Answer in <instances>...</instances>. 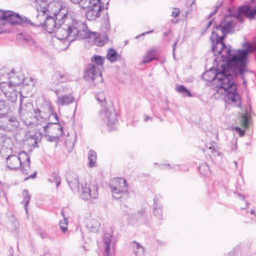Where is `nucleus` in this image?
Listing matches in <instances>:
<instances>
[{
  "label": "nucleus",
  "instance_id": "f03ea898",
  "mask_svg": "<svg viewBox=\"0 0 256 256\" xmlns=\"http://www.w3.org/2000/svg\"><path fill=\"white\" fill-rule=\"evenodd\" d=\"M88 26L83 22L76 19L64 20L58 24L54 32L59 40H66L69 42L89 37Z\"/></svg>",
  "mask_w": 256,
  "mask_h": 256
},
{
  "label": "nucleus",
  "instance_id": "603ef678",
  "mask_svg": "<svg viewBox=\"0 0 256 256\" xmlns=\"http://www.w3.org/2000/svg\"><path fill=\"white\" fill-rule=\"evenodd\" d=\"M38 234L42 238H47L46 234L44 230H41L38 232Z\"/></svg>",
  "mask_w": 256,
  "mask_h": 256
},
{
  "label": "nucleus",
  "instance_id": "58836bf2",
  "mask_svg": "<svg viewBox=\"0 0 256 256\" xmlns=\"http://www.w3.org/2000/svg\"><path fill=\"white\" fill-rule=\"evenodd\" d=\"M68 220L66 218H64L63 221H60V228L62 232H65L68 230L67 228Z\"/></svg>",
  "mask_w": 256,
  "mask_h": 256
},
{
  "label": "nucleus",
  "instance_id": "f704fd0d",
  "mask_svg": "<svg viewBox=\"0 0 256 256\" xmlns=\"http://www.w3.org/2000/svg\"><path fill=\"white\" fill-rule=\"evenodd\" d=\"M22 195L24 196V200L22 203L24 204V207L26 212H27V205L30 202V196L29 194V192L28 190H24L22 192Z\"/></svg>",
  "mask_w": 256,
  "mask_h": 256
},
{
  "label": "nucleus",
  "instance_id": "6e6d98bb",
  "mask_svg": "<svg viewBox=\"0 0 256 256\" xmlns=\"http://www.w3.org/2000/svg\"><path fill=\"white\" fill-rule=\"evenodd\" d=\"M214 18H213L212 20H211L208 24L206 28V29H205V31L213 23V20H214Z\"/></svg>",
  "mask_w": 256,
  "mask_h": 256
},
{
  "label": "nucleus",
  "instance_id": "7c9ffc66",
  "mask_svg": "<svg viewBox=\"0 0 256 256\" xmlns=\"http://www.w3.org/2000/svg\"><path fill=\"white\" fill-rule=\"evenodd\" d=\"M242 14H243L242 12H240L239 11V8L238 10V12H233L231 11H230V14H228L226 15V16H230V19L231 20L232 18H236L239 22H243L244 18L242 16Z\"/></svg>",
  "mask_w": 256,
  "mask_h": 256
},
{
  "label": "nucleus",
  "instance_id": "4468645a",
  "mask_svg": "<svg viewBox=\"0 0 256 256\" xmlns=\"http://www.w3.org/2000/svg\"><path fill=\"white\" fill-rule=\"evenodd\" d=\"M66 180L73 191L79 190V179L78 176L74 172H68L66 176Z\"/></svg>",
  "mask_w": 256,
  "mask_h": 256
},
{
  "label": "nucleus",
  "instance_id": "69168bd1",
  "mask_svg": "<svg viewBox=\"0 0 256 256\" xmlns=\"http://www.w3.org/2000/svg\"><path fill=\"white\" fill-rule=\"evenodd\" d=\"M250 213H251L252 214H254L256 215V214H255V212H254V210H252L250 211Z\"/></svg>",
  "mask_w": 256,
  "mask_h": 256
},
{
  "label": "nucleus",
  "instance_id": "5701e85b",
  "mask_svg": "<svg viewBox=\"0 0 256 256\" xmlns=\"http://www.w3.org/2000/svg\"><path fill=\"white\" fill-rule=\"evenodd\" d=\"M18 156L20 159V166H22V164H24L26 163V167L30 168V156L27 153L22 151L19 153V154Z\"/></svg>",
  "mask_w": 256,
  "mask_h": 256
},
{
  "label": "nucleus",
  "instance_id": "6ab92c4d",
  "mask_svg": "<svg viewBox=\"0 0 256 256\" xmlns=\"http://www.w3.org/2000/svg\"><path fill=\"white\" fill-rule=\"evenodd\" d=\"M48 0H35L36 4H37L36 10L38 12V16H39L41 13V16H44L46 12L48 11L47 7L48 6Z\"/></svg>",
  "mask_w": 256,
  "mask_h": 256
},
{
  "label": "nucleus",
  "instance_id": "8fccbe9b",
  "mask_svg": "<svg viewBox=\"0 0 256 256\" xmlns=\"http://www.w3.org/2000/svg\"><path fill=\"white\" fill-rule=\"evenodd\" d=\"M220 5H221V4H220L218 6L216 5V8H215V10H214V11L208 16V18H207L208 19L210 18L215 14L216 13V12H217V11L218 10V8L220 6Z\"/></svg>",
  "mask_w": 256,
  "mask_h": 256
},
{
  "label": "nucleus",
  "instance_id": "0e129e2a",
  "mask_svg": "<svg viewBox=\"0 0 256 256\" xmlns=\"http://www.w3.org/2000/svg\"><path fill=\"white\" fill-rule=\"evenodd\" d=\"M60 184V182H56V187H58L59 186V185Z\"/></svg>",
  "mask_w": 256,
  "mask_h": 256
},
{
  "label": "nucleus",
  "instance_id": "338daca9",
  "mask_svg": "<svg viewBox=\"0 0 256 256\" xmlns=\"http://www.w3.org/2000/svg\"><path fill=\"white\" fill-rule=\"evenodd\" d=\"M2 192V194L4 195V192H3L2 190L0 188V194Z\"/></svg>",
  "mask_w": 256,
  "mask_h": 256
},
{
  "label": "nucleus",
  "instance_id": "f8f14e48",
  "mask_svg": "<svg viewBox=\"0 0 256 256\" xmlns=\"http://www.w3.org/2000/svg\"><path fill=\"white\" fill-rule=\"evenodd\" d=\"M84 78L87 81L94 82L95 80H102V74L98 68L93 64H90L85 72Z\"/></svg>",
  "mask_w": 256,
  "mask_h": 256
},
{
  "label": "nucleus",
  "instance_id": "09e8293b",
  "mask_svg": "<svg viewBox=\"0 0 256 256\" xmlns=\"http://www.w3.org/2000/svg\"><path fill=\"white\" fill-rule=\"evenodd\" d=\"M236 130L239 133L240 136H242L245 134V131L244 130H242L238 126H236L235 128Z\"/></svg>",
  "mask_w": 256,
  "mask_h": 256
},
{
  "label": "nucleus",
  "instance_id": "393cba45",
  "mask_svg": "<svg viewBox=\"0 0 256 256\" xmlns=\"http://www.w3.org/2000/svg\"><path fill=\"white\" fill-rule=\"evenodd\" d=\"M104 242L105 244V256H110V250L111 243V235L108 233L105 234L104 236Z\"/></svg>",
  "mask_w": 256,
  "mask_h": 256
},
{
  "label": "nucleus",
  "instance_id": "3c124183",
  "mask_svg": "<svg viewBox=\"0 0 256 256\" xmlns=\"http://www.w3.org/2000/svg\"><path fill=\"white\" fill-rule=\"evenodd\" d=\"M178 39L172 45V56L174 58H175V50L176 48V46H177V44L178 43Z\"/></svg>",
  "mask_w": 256,
  "mask_h": 256
},
{
  "label": "nucleus",
  "instance_id": "423d86ee",
  "mask_svg": "<svg viewBox=\"0 0 256 256\" xmlns=\"http://www.w3.org/2000/svg\"><path fill=\"white\" fill-rule=\"evenodd\" d=\"M113 197L116 199L128 198V185L125 179L116 178L112 179L110 184Z\"/></svg>",
  "mask_w": 256,
  "mask_h": 256
},
{
  "label": "nucleus",
  "instance_id": "2f4dec72",
  "mask_svg": "<svg viewBox=\"0 0 256 256\" xmlns=\"http://www.w3.org/2000/svg\"><path fill=\"white\" fill-rule=\"evenodd\" d=\"M74 4H78L82 8L85 9L90 4V0H70Z\"/></svg>",
  "mask_w": 256,
  "mask_h": 256
},
{
  "label": "nucleus",
  "instance_id": "473e14b6",
  "mask_svg": "<svg viewBox=\"0 0 256 256\" xmlns=\"http://www.w3.org/2000/svg\"><path fill=\"white\" fill-rule=\"evenodd\" d=\"M91 62H94L98 66H102L104 58L100 56L94 55L92 58Z\"/></svg>",
  "mask_w": 256,
  "mask_h": 256
},
{
  "label": "nucleus",
  "instance_id": "a211bd4d",
  "mask_svg": "<svg viewBox=\"0 0 256 256\" xmlns=\"http://www.w3.org/2000/svg\"><path fill=\"white\" fill-rule=\"evenodd\" d=\"M12 111V107L8 101L0 100V116H7V114Z\"/></svg>",
  "mask_w": 256,
  "mask_h": 256
},
{
  "label": "nucleus",
  "instance_id": "864d4df0",
  "mask_svg": "<svg viewBox=\"0 0 256 256\" xmlns=\"http://www.w3.org/2000/svg\"><path fill=\"white\" fill-rule=\"evenodd\" d=\"M16 72L14 68H12L10 70V72L7 74L8 76V78H12L14 76Z\"/></svg>",
  "mask_w": 256,
  "mask_h": 256
},
{
  "label": "nucleus",
  "instance_id": "cd10ccee",
  "mask_svg": "<svg viewBox=\"0 0 256 256\" xmlns=\"http://www.w3.org/2000/svg\"><path fill=\"white\" fill-rule=\"evenodd\" d=\"M48 110L50 112L49 116H48V119L49 120H50L53 118L54 120V122H52V124H58V126H60V124L59 123V120L58 118V116L56 112H55L54 111L52 106L50 105L48 106Z\"/></svg>",
  "mask_w": 256,
  "mask_h": 256
},
{
  "label": "nucleus",
  "instance_id": "39448f33",
  "mask_svg": "<svg viewBox=\"0 0 256 256\" xmlns=\"http://www.w3.org/2000/svg\"><path fill=\"white\" fill-rule=\"evenodd\" d=\"M96 100L101 104L103 108L100 114L102 118L107 120V125L111 130H114L118 124L116 113L112 106H106V96L104 92H98L95 95Z\"/></svg>",
  "mask_w": 256,
  "mask_h": 256
},
{
  "label": "nucleus",
  "instance_id": "a18cd8bd",
  "mask_svg": "<svg viewBox=\"0 0 256 256\" xmlns=\"http://www.w3.org/2000/svg\"><path fill=\"white\" fill-rule=\"evenodd\" d=\"M27 164H22L21 166H22V171L24 173L26 174H29V170H30V168H28V167H26Z\"/></svg>",
  "mask_w": 256,
  "mask_h": 256
},
{
  "label": "nucleus",
  "instance_id": "c9c22d12",
  "mask_svg": "<svg viewBox=\"0 0 256 256\" xmlns=\"http://www.w3.org/2000/svg\"><path fill=\"white\" fill-rule=\"evenodd\" d=\"M198 169L200 173L202 174L208 175L210 173L209 166L206 163L201 164L198 167Z\"/></svg>",
  "mask_w": 256,
  "mask_h": 256
},
{
  "label": "nucleus",
  "instance_id": "13d9d810",
  "mask_svg": "<svg viewBox=\"0 0 256 256\" xmlns=\"http://www.w3.org/2000/svg\"><path fill=\"white\" fill-rule=\"evenodd\" d=\"M58 130H60V136H62L63 135V128H62V126H59L58 128Z\"/></svg>",
  "mask_w": 256,
  "mask_h": 256
},
{
  "label": "nucleus",
  "instance_id": "bf43d9fd",
  "mask_svg": "<svg viewBox=\"0 0 256 256\" xmlns=\"http://www.w3.org/2000/svg\"><path fill=\"white\" fill-rule=\"evenodd\" d=\"M228 256H236V252L234 251H231L228 254Z\"/></svg>",
  "mask_w": 256,
  "mask_h": 256
},
{
  "label": "nucleus",
  "instance_id": "e2e57ef3",
  "mask_svg": "<svg viewBox=\"0 0 256 256\" xmlns=\"http://www.w3.org/2000/svg\"><path fill=\"white\" fill-rule=\"evenodd\" d=\"M154 30H150V31H148V32H144L142 35H144L145 34H150V33H151L153 32Z\"/></svg>",
  "mask_w": 256,
  "mask_h": 256
},
{
  "label": "nucleus",
  "instance_id": "79ce46f5",
  "mask_svg": "<svg viewBox=\"0 0 256 256\" xmlns=\"http://www.w3.org/2000/svg\"><path fill=\"white\" fill-rule=\"evenodd\" d=\"M214 142H211L210 144V146H208V145H206V148H208L210 150H211V152L212 154H215L217 152V151L216 150L215 148H214Z\"/></svg>",
  "mask_w": 256,
  "mask_h": 256
},
{
  "label": "nucleus",
  "instance_id": "dca6fc26",
  "mask_svg": "<svg viewBox=\"0 0 256 256\" xmlns=\"http://www.w3.org/2000/svg\"><path fill=\"white\" fill-rule=\"evenodd\" d=\"M52 80L54 83L57 84L66 82L70 80V78L66 73L58 72L52 76Z\"/></svg>",
  "mask_w": 256,
  "mask_h": 256
},
{
  "label": "nucleus",
  "instance_id": "4c0bfd02",
  "mask_svg": "<svg viewBox=\"0 0 256 256\" xmlns=\"http://www.w3.org/2000/svg\"><path fill=\"white\" fill-rule=\"evenodd\" d=\"M20 105L19 108L18 114L21 118L24 116L26 114H28L26 110L24 109V106H22V99H20Z\"/></svg>",
  "mask_w": 256,
  "mask_h": 256
},
{
  "label": "nucleus",
  "instance_id": "72a5a7b5",
  "mask_svg": "<svg viewBox=\"0 0 256 256\" xmlns=\"http://www.w3.org/2000/svg\"><path fill=\"white\" fill-rule=\"evenodd\" d=\"M176 89L178 92L182 94L184 96H192L190 92L182 84L178 86Z\"/></svg>",
  "mask_w": 256,
  "mask_h": 256
},
{
  "label": "nucleus",
  "instance_id": "774afa93",
  "mask_svg": "<svg viewBox=\"0 0 256 256\" xmlns=\"http://www.w3.org/2000/svg\"><path fill=\"white\" fill-rule=\"evenodd\" d=\"M240 196H242V200H244V196L243 195L240 194Z\"/></svg>",
  "mask_w": 256,
  "mask_h": 256
},
{
  "label": "nucleus",
  "instance_id": "4d7b16f0",
  "mask_svg": "<svg viewBox=\"0 0 256 256\" xmlns=\"http://www.w3.org/2000/svg\"><path fill=\"white\" fill-rule=\"evenodd\" d=\"M5 70L4 69L0 70V80H2V77L4 76V72Z\"/></svg>",
  "mask_w": 256,
  "mask_h": 256
},
{
  "label": "nucleus",
  "instance_id": "a878e982",
  "mask_svg": "<svg viewBox=\"0 0 256 256\" xmlns=\"http://www.w3.org/2000/svg\"><path fill=\"white\" fill-rule=\"evenodd\" d=\"M88 166L90 168L95 166L96 160V154L93 150H90L88 153Z\"/></svg>",
  "mask_w": 256,
  "mask_h": 256
},
{
  "label": "nucleus",
  "instance_id": "412c9836",
  "mask_svg": "<svg viewBox=\"0 0 256 256\" xmlns=\"http://www.w3.org/2000/svg\"><path fill=\"white\" fill-rule=\"evenodd\" d=\"M131 246L136 256H144V248L140 244L133 241L131 242Z\"/></svg>",
  "mask_w": 256,
  "mask_h": 256
},
{
  "label": "nucleus",
  "instance_id": "37998d69",
  "mask_svg": "<svg viewBox=\"0 0 256 256\" xmlns=\"http://www.w3.org/2000/svg\"><path fill=\"white\" fill-rule=\"evenodd\" d=\"M94 225H92L90 226V228H91L92 230L96 231L98 230V228L100 226L98 222L96 220H93Z\"/></svg>",
  "mask_w": 256,
  "mask_h": 256
},
{
  "label": "nucleus",
  "instance_id": "c756f323",
  "mask_svg": "<svg viewBox=\"0 0 256 256\" xmlns=\"http://www.w3.org/2000/svg\"><path fill=\"white\" fill-rule=\"evenodd\" d=\"M154 50H149L147 54L144 58L142 60V63L147 64L150 62L152 60H154L155 57L154 56Z\"/></svg>",
  "mask_w": 256,
  "mask_h": 256
},
{
  "label": "nucleus",
  "instance_id": "9d476101",
  "mask_svg": "<svg viewBox=\"0 0 256 256\" xmlns=\"http://www.w3.org/2000/svg\"><path fill=\"white\" fill-rule=\"evenodd\" d=\"M20 126L17 118L13 116H0V128L5 131L12 132Z\"/></svg>",
  "mask_w": 256,
  "mask_h": 256
},
{
  "label": "nucleus",
  "instance_id": "49530a36",
  "mask_svg": "<svg viewBox=\"0 0 256 256\" xmlns=\"http://www.w3.org/2000/svg\"><path fill=\"white\" fill-rule=\"evenodd\" d=\"M11 225L14 230H16L18 226V222L16 220H14L11 222Z\"/></svg>",
  "mask_w": 256,
  "mask_h": 256
},
{
  "label": "nucleus",
  "instance_id": "680f3d73",
  "mask_svg": "<svg viewBox=\"0 0 256 256\" xmlns=\"http://www.w3.org/2000/svg\"><path fill=\"white\" fill-rule=\"evenodd\" d=\"M152 119V118L150 117L149 116H146L144 118V121L147 122L148 120Z\"/></svg>",
  "mask_w": 256,
  "mask_h": 256
},
{
  "label": "nucleus",
  "instance_id": "0eeeda50",
  "mask_svg": "<svg viewBox=\"0 0 256 256\" xmlns=\"http://www.w3.org/2000/svg\"><path fill=\"white\" fill-rule=\"evenodd\" d=\"M8 22L12 25L28 24L33 26V22L24 16H20L10 10L3 12L0 10V20Z\"/></svg>",
  "mask_w": 256,
  "mask_h": 256
},
{
  "label": "nucleus",
  "instance_id": "b1692460",
  "mask_svg": "<svg viewBox=\"0 0 256 256\" xmlns=\"http://www.w3.org/2000/svg\"><path fill=\"white\" fill-rule=\"evenodd\" d=\"M106 57L111 62H114L118 60L120 56L114 49L110 48L108 49Z\"/></svg>",
  "mask_w": 256,
  "mask_h": 256
},
{
  "label": "nucleus",
  "instance_id": "5fc2aeb1",
  "mask_svg": "<svg viewBox=\"0 0 256 256\" xmlns=\"http://www.w3.org/2000/svg\"><path fill=\"white\" fill-rule=\"evenodd\" d=\"M37 172L36 171L34 172L32 174L29 175L27 178H25V180H27L30 178H35L36 176Z\"/></svg>",
  "mask_w": 256,
  "mask_h": 256
},
{
  "label": "nucleus",
  "instance_id": "f257e3e1",
  "mask_svg": "<svg viewBox=\"0 0 256 256\" xmlns=\"http://www.w3.org/2000/svg\"><path fill=\"white\" fill-rule=\"evenodd\" d=\"M225 54L216 53L218 56L214 59L217 62L214 79L216 77L221 81L220 87L225 89L230 88L234 84L238 76L247 72L248 50L231 49L230 46L225 48Z\"/></svg>",
  "mask_w": 256,
  "mask_h": 256
},
{
  "label": "nucleus",
  "instance_id": "c85d7f7f",
  "mask_svg": "<svg viewBox=\"0 0 256 256\" xmlns=\"http://www.w3.org/2000/svg\"><path fill=\"white\" fill-rule=\"evenodd\" d=\"M250 116L248 114V113L242 114L240 118V121L242 126L244 128H248L249 127V120Z\"/></svg>",
  "mask_w": 256,
  "mask_h": 256
},
{
  "label": "nucleus",
  "instance_id": "e433bc0d",
  "mask_svg": "<svg viewBox=\"0 0 256 256\" xmlns=\"http://www.w3.org/2000/svg\"><path fill=\"white\" fill-rule=\"evenodd\" d=\"M214 70H215L214 68H210V70L208 71L207 72H206L205 73H204V77H205L206 75L207 76H209L210 74H212L213 73L214 74H216V72H214ZM215 75L212 76V78H204V79L206 80V81H210V80H212V82H214L216 80H218V78L216 77L214 79H213Z\"/></svg>",
  "mask_w": 256,
  "mask_h": 256
},
{
  "label": "nucleus",
  "instance_id": "1a4fd4ad",
  "mask_svg": "<svg viewBox=\"0 0 256 256\" xmlns=\"http://www.w3.org/2000/svg\"><path fill=\"white\" fill-rule=\"evenodd\" d=\"M90 4L88 7L86 8H88L86 12V16L89 20H94L96 18L100 17V12L108 8V2L104 6V3L101 0H90Z\"/></svg>",
  "mask_w": 256,
  "mask_h": 256
},
{
  "label": "nucleus",
  "instance_id": "ea45409f",
  "mask_svg": "<svg viewBox=\"0 0 256 256\" xmlns=\"http://www.w3.org/2000/svg\"><path fill=\"white\" fill-rule=\"evenodd\" d=\"M44 137L46 138L47 140L50 142H55L57 144L58 142V136L48 135L44 136Z\"/></svg>",
  "mask_w": 256,
  "mask_h": 256
},
{
  "label": "nucleus",
  "instance_id": "052dcab7",
  "mask_svg": "<svg viewBox=\"0 0 256 256\" xmlns=\"http://www.w3.org/2000/svg\"><path fill=\"white\" fill-rule=\"evenodd\" d=\"M195 0H188L187 4H190V6H192L194 3Z\"/></svg>",
  "mask_w": 256,
  "mask_h": 256
},
{
  "label": "nucleus",
  "instance_id": "2eb2a0df",
  "mask_svg": "<svg viewBox=\"0 0 256 256\" xmlns=\"http://www.w3.org/2000/svg\"><path fill=\"white\" fill-rule=\"evenodd\" d=\"M6 167L10 170H18L21 167L18 156L10 154L6 158Z\"/></svg>",
  "mask_w": 256,
  "mask_h": 256
},
{
  "label": "nucleus",
  "instance_id": "6e6552de",
  "mask_svg": "<svg viewBox=\"0 0 256 256\" xmlns=\"http://www.w3.org/2000/svg\"><path fill=\"white\" fill-rule=\"evenodd\" d=\"M20 80L18 82L10 81V82H2L0 84L1 92L7 99L12 102H16L18 98V92L15 89V85L20 84L23 80L22 76H20Z\"/></svg>",
  "mask_w": 256,
  "mask_h": 256
},
{
  "label": "nucleus",
  "instance_id": "c03bdc74",
  "mask_svg": "<svg viewBox=\"0 0 256 256\" xmlns=\"http://www.w3.org/2000/svg\"><path fill=\"white\" fill-rule=\"evenodd\" d=\"M242 46L244 47V49H248V54L251 52V48H252V44L247 42H245L243 43L242 44Z\"/></svg>",
  "mask_w": 256,
  "mask_h": 256
},
{
  "label": "nucleus",
  "instance_id": "f3484780",
  "mask_svg": "<svg viewBox=\"0 0 256 256\" xmlns=\"http://www.w3.org/2000/svg\"><path fill=\"white\" fill-rule=\"evenodd\" d=\"M239 11L240 12H242L243 14L250 19L254 18L255 16H256V8H253L250 6H241L239 8Z\"/></svg>",
  "mask_w": 256,
  "mask_h": 256
},
{
  "label": "nucleus",
  "instance_id": "de8ad7c7",
  "mask_svg": "<svg viewBox=\"0 0 256 256\" xmlns=\"http://www.w3.org/2000/svg\"><path fill=\"white\" fill-rule=\"evenodd\" d=\"M180 11L178 8H174V10L172 12V16L174 18H176L178 16V15L180 14Z\"/></svg>",
  "mask_w": 256,
  "mask_h": 256
},
{
  "label": "nucleus",
  "instance_id": "9b49d317",
  "mask_svg": "<svg viewBox=\"0 0 256 256\" xmlns=\"http://www.w3.org/2000/svg\"><path fill=\"white\" fill-rule=\"evenodd\" d=\"M82 196L84 200H88L90 198H96L98 196V188L95 185H90L86 182L81 184Z\"/></svg>",
  "mask_w": 256,
  "mask_h": 256
},
{
  "label": "nucleus",
  "instance_id": "4be33fe9",
  "mask_svg": "<svg viewBox=\"0 0 256 256\" xmlns=\"http://www.w3.org/2000/svg\"><path fill=\"white\" fill-rule=\"evenodd\" d=\"M159 198L158 196H156L154 199V214L158 218L162 217V210L161 206L158 204Z\"/></svg>",
  "mask_w": 256,
  "mask_h": 256
},
{
  "label": "nucleus",
  "instance_id": "a19ab883",
  "mask_svg": "<svg viewBox=\"0 0 256 256\" xmlns=\"http://www.w3.org/2000/svg\"><path fill=\"white\" fill-rule=\"evenodd\" d=\"M34 113L36 114L35 118L38 120L39 118H41L42 119L44 118V116L43 114L42 113L40 110L37 108L36 110H34Z\"/></svg>",
  "mask_w": 256,
  "mask_h": 256
},
{
  "label": "nucleus",
  "instance_id": "bb28decb",
  "mask_svg": "<svg viewBox=\"0 0 256 256\" xmlns=\"http://www.w3.org/2000/svg\"><path fill=\"white\" fill-rule=\"evenodd\" d=\"M38 136L36 134H32L29 136L26 140V144L32 148H36L38 147Z\"/></svg>",
  "mask_w": 256,
  "mask_h": 256
},
{
  "label": "nucleus",
  "instance_id": "ddd939ff",
  "mask_svg": "<svg viewBox=\"0 0 256 256\" xmlns=\"http://www.w3.org/2000/svg\"><path fill=\"white\" fill-rule=\"evenodd\" d=\"M218 84L216 86V87H218V89H223L224 90L225 92H226V97L228 100L231 102L236 103L240 100V97L237 93V88L235 82L234 84L228 89H225L223 88L220 87L221 81L219 80H218Z\"/></svg>",
  "mask_w": 256,
  "mask_h": 256
},
{
  "label": "nucleus",
  "instance_id": "aec40b11",
  "mask_svg": "<svg viewBox=\"0 0 256 256\" xmlns=\"http://www.w3.org/2000/svg\"><path fill=\"white\" fill-rule=\"evenodd\" d=\"M74 98L71 94L60 96L58 98V104L60 106L68 105L74 101Z\"/></svg>",
  "mask_w": 256,
  "mask_h": 256
},
{
  "label": "nucleus",
  "instance_id": "20e7f679",
  "mask_svg": "<svg viewBox=\"0 0 256 256\" xmlns=\"http://www.w3.org/2000/svg\"><path fill=\"white\" fill-rule=\"evenodd\" d=\"M68 8L66 6H60L58 8L57 12L54 14V16H50L48 14L46 15V17L43 22V23H40L38 24H34L32 26H44V29H46V32L48 33L54 32L58 26V24L62 22L63 20L68 19Z\"/></svg>",
  "mask_w": 256,
  "mask_h": 256
},
{
  "label": "nucleus",
  "instance_id": "7ed1b4c3",
  "mask_svg": "<svg viewBox=\"0 0 256 256\" xmlns=\"http://www.w3.org/2000/svg\"><path fill=\"white\" fill-rule=\"evenodd\" d=\"M230 16H226L218 24H216L212 31L210 39L212 43V51L216 56V53L224 52L226 46L223 42L228 34L232 33V30L234 27V22L229 20Z\"/></svg>",
  "mask_w": 256,
  "mask_h": 256
}]
</instances>
